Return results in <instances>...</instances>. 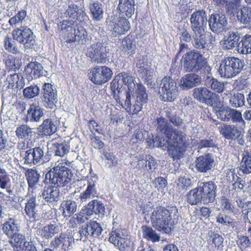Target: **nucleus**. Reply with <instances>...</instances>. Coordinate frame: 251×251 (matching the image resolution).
Masks as SVG:
<instances>
[{
    "mask_svg": "<svg viewBox=\"0 0 251 251\" xmlns=\"http://www.w3.org/2000/svg\"><path fill=\"white\" fill-rule=\"evenodd\" d=\"M153 125L158 134L152 140L153 146L160 148L167 146L168 153L174 160L182 157L189 145L186 133L174 127L163 117L156 118Z\"/></svg>",
    "mask_w": 251,
    "mask_h": 251,
    "instance_id": "1",
    "label": "nucleus"
},
{
    "mask_svg": "<svg viewBox=\"0 0 251 251\" xmlns=\"http://www.w3.org/2000/svg\"><path fill=\"white\" fill-rule=\"evenodd\" d=\"M25 176L28 185V193L32 194V197L25 203V211L30 222H35L41 218L40 213L36 208V193L41 188V185L39 184L41 176L37 170L29 169L25 172Z\"/></svg>",
    "mask_w": 251,
    "mask_h": 251,
    "instance_id": "2",
    "label": "nucleus"
},
{
    "mask_svg": "<svg viewBox=\"0 0 251 251\" xmlns=\"http://www.w3.org/2000/svg\"><path fill=\"white\" fill-rule=\"evenodd\" d=\"M177 213L176 207H171L170 209L162 206L156 207L150 216L152 226L159 231L169 234L173 226L177 223Z\"/></svg>",
    "mask_w": 251,
    "mask_h": 251,
    "instance_id": "3",
    "label": "nucleus"
},
{
    "mask_svg": "<svg viewBox=\"0 0 251 251\" xmlns=\"http://www.w3.org/2000/svg\"><path fill=\"white\" fill-rule=\"evenodd\" d=\"M217 186L213 181L201 182L191 190L187 196V202L191 205L213 202L216 196Z\"/></svg>",
    "mask_w": 251,
    "mask_h": 251,
    "instance_id": "4",
    "label": "nucleus"
},
{
    "mask_svg": "<svg viewBox=\"0 0 251 251\" xmlns=\"http://www.w3.org/2000/svg\"><path fill=\"white\" fill-rule=\"evenodd\" d=\"M184 68L187 72L205 75H210L211 68L206 59L198 50L187 52L183 55Z\"/></svg>",
    "mask_w": 251,
    "mask_h": 251,
    "instance_id": "5",
    "label": "nucleus"
},
{
    "mask_svg": "<svg viewBox=\"0 0 251 251\" xmlns=\"http://www.w3.org/2000/svg\"><path fill=\"white\" fill-rule=\"evenodd\" d=\"M73 176L71 170L62 163L55 164L46 174V179H49L50 183L58 187H63L71 184Z\"/></svg>",
    "mask_w": 251,
    "mask_h": 251,
    "instance_id": "6",
    "label": "nucleus"
},
{
    "mask_svg": "<svg viewBox=\"0 0 251 251\" xmlns=\"http://www.w3.org/2000/svg\"><path fill=\"white\" fill-rule=\"evenodd\" d=\"M244 66V61L235 57H225L221 61L218 70L222 77L228 78L239 74Z\"/></svg>",
    "mask_w": 251,
    "mask_h": 251,
    "instance_id": "7",
    "label": "nucleus"
},
{
    "mask_svg": "<svg viewBox=\"0 0 251 251\" xmlns=\"http://www.w3.org/2000/svg\"><path fill=\"white\" fill-rule=\"evenodd\" d=\"M160 99L167 102L174 101L178 95L176 82L170 76H165L159 84Z\"/></svg>",
    "mask_w": 251,
    "mask_h": 251,
    "instance_id": "8",
    "label": "nucleus"
},
{
    "mask_svg": "<svg viewBox=\"0 0 251 251\" xmlns=\"http://www.w3.org/2000/svg\"><path fill=\"white\" fill-rule=\"evenodd\" d=\"M50 158L49 151L46 152V148L41 146L27 150L25 152L24 157L25 164L33 165L48 162Z\"/></svg>",
    "mask_w": 251,
    "mask_h": 251,
    "instance_id": "9",
    "label": "nucleus"
},
{
    "mask_svg": "<svg viewBox=\"0 0 251 251\" xmlns=\"http://www.w3.org/2000/svg\"><path fill=\"white\" fill-rule=\"evenodd\" d=\"M215 41V37L211 32L205 29L194 30L192 32V44L196 49H206L213 47Z\"/></svg>",
    "mask_w": 251,
    "mask_h": 251,
    "instance_id": "10",
    "label": "nucleus"
},
{
    "mask_svg": "<svg viewBox=\"0 0 251 251\" xmlns=\"http://www.w3.org/2000/svg\"><path fill=\"white\" fill-rule=\"evenodd\" d=\"M193 96L198 101L213 106L220 103V96L207 87H200L193 90Z\"/></svg>",
    "mask_w": 251,
    "mask_h": 251,
    "instance_id": "11",
    "label": "nucleus"
},
{
    "mask_svg": "<svg viewBox=\"0 0 251 251\" xmlns=\"http://www.w3.org/2000/svg\"><path fill=\"white\" fill-rule=\"evenodd\" d=\"M113 73L110 68L105 66H96L90 73L89 78L95 84L101 85L109 81Z\"/></svg>",
    "mask_w": 251,
    "mask_h": 251,
    "instance_id": "12",
    "label": "nucleus"
},
{
    "mask_svg": "<svg viewBox=\"0 0 251 251\" xmlns=\"http://www.w3.org/2000/svg\"><path fill=\"white\" fill-rule=\"evenodd\" d=\"M12 36L25 48L31 49L35 44L31 30L26 26H21L12 31Z\"/></svg>",
    "mask_w": 251,
    "mask_h": 251,
    "instance_id": "13",
    "label": "nucleus"
},
{
    "mask_svg": "<svg viewBox=\"0 0 251 251\" xmlns=\"http://www.w3.org/2000/svg\"><path fill=\"white\" fill-rule=\"evenodd\" d=\"M219 132L225 139L236 141L241 146L245 144L244 135L241 131L233 125L223 124L219 127Z\"/></svg>",
    "mask_w": 251,
    "mask_h": 251,
    "instance_id": "14",
    "label": "nucleus"
},
{
    "mask_svg": "<svg viewBox=\"0 0 251 251\" xmlns=\"http://www.w3.org/2000/svg\"><path fill=\"white\" fill-rule=\"evenodd\" d=\"M74 238L70 232H62L50 242L53 249L58 251H69L73 248Z\"/></svg>",
    "mask_w": 251,
    "mask_h": 251,
    "instance_id": "15",
    "label": "nucleus"
},
{
    "mask_svg": "<svg viewBox=\"0 0 251 251\" xmlns=\"http://www.w3.org/2000/svg\"><path fill=\"white\" fill-rule=\"evenodd\" d=\"M109 241L121 251H127L130 247V240L120 228H112Z\"/></svg>",
    "mask_w": 251,
    "mask_h": 251,
    "instance_id": "16",
    "label": "nucleus"
},
{
    "mask_svg": "<svg viewBox=\"0 0 251 251\" xmlns=\"http://www.w3.org/2000/svg\"><path fill=\"white\" fill-rule=\"evenodd\" d=\"M86 54L91 59L92 62L104 63L107 57L106 47L100 42L93 44L87 48Z\"/></svg>",
    "mask_w": 251,
    "mask_h": 251,
    "instance_id": "17",
    "label": "nucleus"
},
{
    "mask_svg": "<svg viewBox=\"0 0 251 251\" xmlns=\"http://www.w3.org/2000/svg\"><path fill=\"white\" fill-rule=\"evenodd\" d=\"M42 102L46 108L53 109L58 101L56 88L51 84L45 83L43 85Z\"/></svg>",
    "mask_w": 251,
    "mask_h": 251,
    "instance_id": "18",
    "label": "nucleus"
},
{
    "mask_svg": "<svg viewBox=\"0 0 251 251\" xmlns=\"http://www.w3.org/2000/svg\"><path fill=\"white\" fill-rule=\"evenodd\" d=\"M217 116L222 121L229 122L231 120L234 123H240L245 126L246 122L243 119L241 113L235 109L229 107L223 108L218 111Z\"/></svg>",
    "mask_w": 251,
    "mask_h": 251,
    "instance_id": "19",
    "label": "nucleus"
},
{
    "mask_svg": "<svg viewBox=\"0 0 251 251\" xmlns=\"http://www.w3.org/2000/svg\"><path fill=\"white\" fill-rule=\"evenodd\" d=\"M208 23L209 29L215 33L225 30L228 24L226 15L220 12L214 13L210 15Z\"/></svg>",
    "mask_w": 251,
    "mask_h": 251,
    "instance_id": "20",
    "label": "nucleus"
},
{
    "mask_svg": "<svg viewBox=\"0 0 251 251\" xmlns=\"http://www.w3.org/2000/svg\"><path fill=\"white\" fill-rule=\"evenodd\" d=\"M107 23L109 29L115 37L125 34L130 29V23L124 16L109 20Z\"/></svg>",
    "mask_w": 251,
    "mask_h": 251,
    "instance_id": "21",
    "label": "nucleus"
},
{
    "mask_svg": "<svg viewBox=\"0 0 251 251\" xmlns=\"http://www.w3.org/2000/svg\"><path fill=\"white\" fill-rule=\"evenodd\" d=\"M192 31L205 29L208 22L207 13L204 9L195 11L190 18Z\"/></svg>",
    "mask_w": 251,
    "mask_h": 251,
    "instance_id": "22",
    "label": "nucleus"
},
{
    "mask_svg": "<svg viewBox=\"0 0 251 251\" xmlns=\"http://www.w3.org/2000/svg\"><path fill=\"white\" fill-rule=\"evenodd\" d=\"M213 163L211 154L208 153L198 157L195 162V166L198 172L206 173L212 169Z\"/></svg>",
    "mask_w": 251,
    "mask_h": 251,
    "instance_id": "23",
    "label": "nucleus"
},
{
    "mask_svg": "<svg viewBox=\"0 0 251 251\" xmlns=\"http://www.w3.org/2000/svg\"><path fill=\"white\" fill-rule=\"evenodd\" d=\"M44 111L39 103H32L27 109L25 121L40 122L44 116Z\"/></svg>",
    "mask_w": 251,
    "mask_h": 251,
    "instance_id": "24",
    "label": "nucleus"
},
{
    "mask_svg": "<svg viewBox=\"0 0 251 251\" xmlns=\"http://www.w3.org/2000/svg\"><path fill=\"white\" fill-rule=\"evenodd\" d=\"M88 34L86 30L82 27L75 28L73 33L66 36V42L68 43L77 42L85 44L87 39Z\"/></svg>",
    "mask_w": 251,
    "mask_h": 251,
    "instance_id": "25",
    "label": "nucleus"
},
{
    "mask_svg": "<svg viewBox=\"0 0 251 251\" xmlns=\"http://www.w3.org/2000/svg\"><path fill=\"white\" fill-rule=\"evenodd\" d=\"M201 82V78L197 74H189L185 75L180 80V86L182 89L188 90L199 85Z\"/></svg>",
    "mask_w": 251,
    "mask_h": 251,
    "instance_id": "26",
    "label": "nucleus"
},
{
    "mask_svg": "<svg viewBox=\"0 0 251 251\" xmlns=\"http://www.w3.org/2000/svg\"><path fill=\"white\" fill-rule=\"evenodd\" d=\"M211 74V73L208 75H205L206 76L203 78L204 85L208 89L212 90L215 93H223L225 89L224 83L214 78Z\"/></svg>",
    "mask_w": 251,
    "mask_h": 251,
    "instance_id": "27",
    "label": "nucleus"
},
{
    "mask_svg": "<svg viewBox=\"0 0 251 251\" xmlns=\"http://www.w3.org/2000/svg\"><path fill=\"white\" fill-rule=\"evenodd\" d=\"M84 208L82 211H85L86 214L89 216L94 213L103 215L105 213V207L101 201L96 200L90 201L87 205L84 206Z\"/></svg>",
    "mask_w": 251,
    "mask_h": 251,
    "instance_id": "28",
    "label": "nucleus"
},
{
    "mask_svg": "<svg viewBox=\"0 0 251 251\" xmlns=\"http://www.w3.org/2000/svg\"><path fill=\"white\" fill-rule=\"evenodd\" d=\"M134 0H119L118 8L122 16L131 18L134 13Z\"/></svg>",
    "mask_w": 251,
    "mask_h": 251,
    "instance_id": "29",
    "label": "nucleus"
},
{
    "mask_svg": "<svg viewBox=\"0 0 251 251\" xmlns=\"http://www.w3.org/2000/svg\"><path fill=\"white\" fill-rule=\"evenodd\" d=\"M60 229L57 224L50 223L49 225L44 226L37 231L38 234L43 239H47L52 237L55 234L59 232Z\"/></svg>",
    "mask_w": 251,
    "mask_h": 251,
    "instance_id": "30",
    "label": "nucleus"
},
{
    "mask_svg": "<svg viewBox=\"0 0 251 251\" xmlns=\"http://www.w3.org/2000/svg\"><path fill=\"white\" fill-rule=\"evenodd\" d=\"M98 196V192L94 182H88L86 189L82 192L77 199L81 203L94 199Z\"/></svg>",
    "mask_w": 251,
    "mask_h": 251,
    "instance_id": "31",
    "label": "nucleus"
},
{
    "mask_svg": "<svg viewBox=\"0 0 251 251\" xmlns=\"http://www.w3.org/2000/svg\"><path fill=\"white\" fill-rule=\"evenodd\" d=\"M2 230L3 232L9 237L19 232L20 226L17 220L10 218L3 223Z\"/></svg>",
    "mask_w": 251,
    "mask_h": 251,
    "instance_id": "32",
    "label": "nucleus"
},
{
    "mask_svg": "<svg viewBox=\"0 0 251 251\" xmlns=\"http://www.w3.org/2000/svg\"><path fill=\"white\" fill-rule=\"evenodd\" d=\"M56 121L50 119L44 120L43 123L38 128V130L42 134L45 135H51L55 133L57 130Z\"/></svg>",
    "mask_w": 251,
    "mask_h": 251,
    "instance_id": "33",
    "label": "nucleus"
},
{
    "mask_svg": "<svg viewBox=\"0 0 251 251\" xmlns=\"http://www.w3.org/2000/svg\"><path fill=\"white\" fill-rule=\"evenodd\" d=\"M65 14L70 18L80 21L84 20L83 18L85 16L83 8L78 6L76 4L70 5L66 10Z\"/></svg>",
    "mask_w": 251,
    "mask_h": 251,
    "instance_id": "34",
    "label": "nucleus"
},
{
    "mask_svg": "<svg viewBox=\"0 0 251 251\" xmlns=\"http://www.w3.org/2000/svg\"><path fill=\"white\" fill-rule=\"evenodd\" d=\"M239 35L238 31H229L228 37L224 40L223 49L229 50L236 47L238 49Z\"/></svg>",
    "mask_w": 251,
    "mask_h": 251,
    "instance_id": "35",
    "label": "nucleus"
},
{
    "mask_svg": "<svg viewBox=\"0 0 251 251\" xmlns=\"http://www.w3.org/2000/svg\"><path fill=\"white\" fill-rule=\"evenodd\" d=\"M42 195L46 201L52 202L58 201L59 191L56 187L52 186L45 187Z\"/></svg>",
    "mask_w": 251,
    "mask_h": 251,
    "instance_id": "36",
    "label": "nucleus"
},
{
    "mask_svg": "<svg viewBox=\"0 0 251 251\" xmlns=\"http://www.w3.org/2000/svg\"><path fill=\"white\" fill-rule=\"evenodd\" d=\"M62 209V215L64 217H70L76 211L77 203L75 201L69 200L63 201L60 205Z\"/></svg>",
    "mask_w": 251,
    "mask_h": 251,
    "instance_id": "37",
    "label": "nucleus"
},
{
    "mask_svg": "<svg viewBox=\"0 0 251 251\" xmlns=\"http://www.w3.org/2000/svg\"><path fill=\"white\" fill-rule=\"evenodd\" d=\"M237 21L243 25L251 23V7L244 6L238 11L236 14Z\"/></svg>",
    "mask_w": 251,
    "mask_h": 251,
    "instance_id": "38",
    "label": "nucleus"
},
{
    "mask_svg": "<svg viewBox=\"0 0 251 251\" xmlns=\"http://www.w3.org/2000/svg\"><path fill=\"white\" fill-rule=\"evenodd\" d=\"M238 52L241 54L251 53V35L246 34L238 45Z\"/></svg>",
    "mask_w": 251,
    "mask_h": 251,
    "instance_id": "39",
    "label": "nucleus"
},
{
    "mask_svg": "<svg viewBox=\"0 0 251 251\" xmlns=\"http://www.w3.org/2000/svg\"><path fill=\"white\" fill-rule=\"evenodd\" d=\"M121 76L116 75L111 83V89L113 93L114 98L116 101L120 103L121 94L123 91L121 83L120 82Z\"/></svg>",
    "mask_w": 251,
    "mask_h": 251,
    "instance_id": "40",
    "label": "nucleus"
},
{
    "mask_svg": "<svg viewBox=\"0 0 251 251\" xmlns=\"http://www.w3.org/2000/svg\"><path fill=\"white\" fill-rule=\"evenodd\" d=\"M143 237L148 241H151L153 243L158 242L160 240V236L158 235L152 227L147 226H142Z\"/></svg>",
    "mask_w": 251,
    "mask_h": 251,
    "instance_id": "41",
    "label": "nucleus"
},
{
    "mask_svg": "<svg viewBox=\"0 0 251 251\" xmlns=\"http://www.w3.org/2000/svg\"><path fill=\"white\" fill-rule=\"evenodd\" d=\"M43 67L42 65L37 62H31L28 64L26 69L32 78L39 77L43 74Z\"/></svg>",
    "mask_w": 251,
    "mask_h": 251,
    "instance_id": "42",
    "label": "nucleus"
},
{
    "mask_svg": "<svg viewBox=\"0 0 251 251\" xmlns=\"http://www.w3.org/2000/svg\"><path fill=\"white\" fill-rule=\"evenodd\" d=\"M16 134L19 138L30 140L33 135V132L27 126L22 125L17 127Z\"/></svg>",
    "mask_w": 251,
    "mask_h": 251,
    "instance_id": "43",
    "label": "nucleus"
},
{
    "mask_svg": "<svg viewBox=\"0 0 251 251\" xmlns=\"http://www.w3.org/2000/svg\"><path fill=\"white\" fill-rule=\"evenodd\" d=\"M89 9L94 19L100 21L102 18L103 11L100 3L98 1H94L90 3Z\"/></svg>",
    "mask_w": 251,
    "mask_h": 251,
    "instance_id": "44",
    "label": "nucleus"
},
{
    "mask_svg": "<svg viewBox=\"0 0 251 251\" xmlns=\"http://www.w3.org/2000/svg\"><path fill=\"white\" fill-rule=\"evenodd\" d=\"M16 39L13 37L7 35L3 39L4 47L6 50L12 53H17L20 52V50L15 42Z\"/></svg>",
    "mask_w": 251,
    "mask_h": 251,
    "instance_id": "45",
    "label": "nucleus"
},
{
    "mask_svg": "<svg viewBox=\"0 0 251 251\" xmlns=\"http://www.w3.org/2000/svg\"><path fill=\"white\" fill-rule=\"evenodd\" d=\"M240 170L244 174L251 173V149L250 151H247L246 154H243Z\"/></svg>",
    "mask_w": 251,
    "mask_h": 251,
    "instance_id": "46",
    "label": "nucleus"
},
{
    "mask_svg": "<svg viewBox=\"0 0 251 251\" xmlns=\"http://www.w3.org/2000/svg\"><path fill=\"white\" fill-rule=\"evenodd\" d=\"M74 24L75 22L73 20H65L58 24V27L66 36L69 33H73L75 30V26L74 25ZM66 38V37H65Z\"/></svg>",
    "mask_w": 251,
    "mask_h": 251,
    "instance_id": "47",
    "label": "nucleus"
},
{
    "mask_svg": "<svg viewBox=\"0 0 251 251\" xmlns=\"http://www.w3.org/2000/svg\"><path fill=\"white\" fill-rule=\"evenodd\" d=\"M229 103L233 107H241L245 105V97L244 95L241 93H235L230 97Z\"/></svg>",
    "mask_w": 251,
    "mask_h": 251,
    "instance_id": "48",
    "label": "nucleus"
},
{
    "mask_svg": "<svg viewBox=\"0 0 251 251\" xmlns=\"http://www.w3.org/2000/svg\"><path fill=\"white\" fill-rule=\"evenodd\" d=\"M53 146L56 156L63 157L69 152L70 147L65 141L54 143Z\"/></svg>",
    "mask_w": 251,
    "mask_h": 251,
    "instance_id": "49",
    "label": "nucleus"
},
{
    "mask_svg": "<svg viewBox=\"0 0 251 251\" xmlns=\"http://www.w3.org/2000/svg\"><path fill=\"white\" fill-rule=\"evenodd\" d=\"M122 50L127 51L128 53H132L136 49L135 41L132 36H127L122 42Z\"/></svg>",
    "mask_w": 251,
    "mask_h": 251,
    "instance_id": "50",
    "label": "nucleus"
},
{
    "mask_svg": "<svg viewBox=\"0 0 251 251\" xmlns=\"http://www.w3.org/2000/svg\"><path fill=\"white\" fill-rule=\"evenodd\" d=\"M26 15V11L25 10L19 11L15 16L9 20V24L12 26H16L19 24L22 25L25 22Z\"/></svg>",
    "mask_w": 251,
    "mask_h": 251,
    "instance_id": "51",
    "label": "nucleus"
},
{
    "mask_svg": "<svg viewBox=\"0 0 251 251\" xmlns=\"http://www.w3.org/2000/svg\"><path fill=\"white\" fill-rule=\"evenodd\" d=\"M117 76H121V83H123L127 86L129 91L133 92L135 88V84L133 77L125 73H121Z\"/></svg>",
    "mask_w": 251,
    "mask_h": 251,
    "instance_id": "52",
    "label": "nucleus"
},
{
    "mask_svg": "<svg viewBox=\"0 0 251 251\" xmlns=\"http://www.w3.org/2000/svg\"><path fill=\"white\" fill-rule=\"evenodd\" d=\"M78 232L80 234V240L85 241L86 240H91L93 239L89 222H88L87 224L81 226L79 228Z\"/></svg>",
    "mask_w": 251,
    "mask_h": 251,
    "instance_id": "53",
    "label": "nucleus"
},
{
    "mask_svg": "<svg viewBox=\"0 0 251 251\" xmlns=\"http://www.w3.org/2000/svg\"><path fill=\"white\" fill-rule=\"evenodd\" d=\"M23 93L25 98L30 99L39 95L40 89L37 85L33 84L25 88Z\"/></svg>",
    "mask_w": 251,
    "mask_h": 251,
    "instance_id": "54",
    "label": "nucleus"
},
{
    "mask_svg": "<svg viewBox=\"0 0 251 251\" xmlns=\"http://www.w3.org/2000/svg\"><path fill=\"white\" fill-rule=\"evenodd\" d=\"M138 72L141 74L142 77H147L151 76L152 74V72L150 70L148 65L142 60V62L140 60L137 64Z\"/></svg>",
    "mask_w": 251,
    "mask_h": 251,
    "instance_id": "55",
    "label": "nucleus"
},
{
    "mask_svg": "<svg viewBox=\"0 0 251 251\" xmlns=\"http://www.w3.org/2000/svg\"><path fill=\"white\" fill-rule=\"evenodd\" d=\"M136 100L146 103L148 100V95L146 93L145 87L141 84L137 85V89L136 90Z\"/></svg>",
    "mask_w": 251,
    "mask_h": 251,
    "instance_id": "56",
    "label": "nucleus"
},
{
    "mask_svg": "<svg viewBox=\"0 0 251 251\" xmlns=\"http://www.w3.org/2000/svg\"><path fill=\"white\" fill-rule=\"evenodd\" d=\"M89 222L92 233V238H99L102 231V227L100 224L96 221H90Z\"/></svg>",
    "mask_w": 251,
    "mask_h": 251,
    "instance_id": "57",
    "label": "nucleus"
},
{
    "mask_svg": "<svg viewBox=\"0 0 251 251\" xmlns=\"http://www.w3.org/2000/svg\"><path fill=\"white\" fill-rule=\"evenodd\" d=\"M8 238L10 239L9 243L12 247H16L22 243L25 239V236L18 232Z\"/></svg>",
    "mask_w": 251,
    "mask_h": 251,
    "instance_id": "58",
    "label": "nucleus"
},
{
    "mask_svg": "<svg viewBox=\"0 0 251 251\" xmlns=\"http://www.w3.org/2000/svg\"><path fill=\"white\" fill-rule=\"evenodd\" d=\"M225 9L226 14L229 16H234L239 10L237 4L235 2L227 1L226 2Z\"/></svg>",
    "mask_w": 251,
    "mask_h": 251,
    "instance_id": "59",
    "label": "nucleus"
},
{
    "mask_svg": "<svg viewBox=\"0 0 251 251\" xmlns=\"http://www.w3.org/2000/svg\"><path fill=\"white\" fill-rule=\"evenodd\" d=\"M154 187L157 189L159 191L162 192L164 188L167 185V181L164 177L159 176L155 178L152 181Z\"/></svg>",
    "mask_w": 251,
    "mask_h": 251,
    "instance_id": "60",
    "label": "nucleus"
},
{
    "mask_svg": "<svg viewBox=\"0 0 251 251\" xmlns=\"http://www.w3.org/2000/svg\"><path fill=\"white\" fill-rule=\"evenodd\" d=\"M177 185L179 189L187 190L192 185V180L189 177H180L178 179Z\"/></svg>",
    "mask_w": 251,
    "mask_h": 251,
    "instance_id": "61",
    "label": "nucleus"
},
{
    "mask_svg": "<svg viewBox=\"0 0 251 251\" xmlns=\"http://www.w3.org/2000/svg\"><path fill=\"white\" fill-rule=\"evenodd\" d=\"M216 222L224 226H229L232 223L230 217L222 213H219L217 216Z\"/></svg>",
    "mask_w": 251,
    "mask_h": 251,
    "instance_id": "62",
    "label": "nucleus"
},
{
    "mask_svg": "<svg viewBox=\"0 0 251 251\" xmlns=\"http://www.w3.org/2000/svg\"><path fill=\"white\" fill-rule=\"evenodd\" d=\"M216 144L213 139L211 137L208 139L201 140L198 144V147L200 149L204 148L216 147Z\"/></svg>",
    "mask_w": 251,
    "mask_h": 251,
    "instance_id": "63",
    "label": "nucleus"
},
{
    "mask_svg": "<svg viewBox=\"0 0 251 251\" xmlns=\"http://www.w3.org/2000/svg\"><path fill=\"white\" fill-rule=\"evenodd\" d=\"M18 251H37V250L33 242L25 241Z\"/></svg>",
    "mask_w": 251,
    "mask_h": 251,
    "instance_id": "64",
    "label": "nucleus"
}]
</instances>
